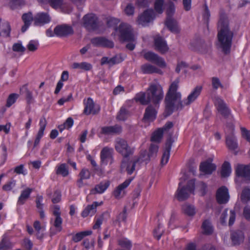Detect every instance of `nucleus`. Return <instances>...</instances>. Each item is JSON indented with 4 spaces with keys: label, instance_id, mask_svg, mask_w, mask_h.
<instances>
[{
    "label": "nucleus",
    "instance_id": "393cba45",
    "mask_svg": "<svg viewBox=\"0 0 250 250\" xmlns=\"http://www.w3.org/2000/svg\"><path fill=\"white\" fill-rule=\"evenodd\" d=\"M181 185V183H180L175 196L179 201H183L188 198L191 193L185 186L180 188Z\"/></svg>",
    "mask_w": 250,
    "mask_h": 250
},
{
    "label": "nucleus",
    "instance_id": "ea45409f",
    "mask_svg": "<svg viewBox=\"0 0 250 250\" xmlns=\"http://www.w3.org/2000/svg\"><path fill=\"white\" fill-rule=\"evenodd\" d=\"M184 212L188 216H193L195 214V209L194 206L186 204L182 206Z\"/></svg>",
    "mask_w": 250,
    "mask_h": 250
},
{
    "label": "nucleus",
    "instance_id": "473e14b6",
    "mask_svg": "<svg viewBox=\"0 0 250 250\" xmlns=\"http://www.w3.org/2000/svg\"><path fill=\"white\" fill-rule=\"evenodd\" d=\"M240 201L243 204H247L250 202V187H244L240 194Z\"/></svg>",
    "mask_w": 250,
    "mask_h": 250
},
{
    "label": "nucleus",
    "instance_id": "4d7b16f0",
    "mask_svg": "<svg viewBox=\"0 0 250 250\" xmlns=\"http://www.w3.org/2000/svg\"><path fill=\"white\" fill-rule=\"evenodd\" d=\"M62 220L61 216H57L55 218L54 226L59 231H61L62 229Z\"/></svg>",
    "mask_w": 250,
    "mask_h": 250
},
{
    "label": "nucleus",
    "instance_id": "a19ab883",
    "mask_svg": "<svg viewBox=\"0 0 250 250\" xmlns=\"http://www.w3.org/2000/svg\"><path fill=\"white\" fill-rule=\"evenodd\" d=\"M12 248V244L8 238L4 237L0 242V250H8Z\"/></svg>",
    "mask_w": 250,
    "mask_h": 250
},
{
    "label": "nucleus",
    "instance_id": "4be33fe9",
    "mask_svg": "<svg viewBox=\"0 0 250 250\" xmlns=\"http://www.w3.org/2000/svg\"><path fill=\"white\" fill-rule=\"evenodd\" d=\"M132 180V178L126 179L124 183L119 185L113 192V194L116 199L123 197L125 195L124 189L127 188Z\"/></svg>",
    "mask_w": 250,
    "mask_h": 250
},
{
    "label": "nucleus",
    "instance_id": "f704fd0d",
    "mask_svg": "<svg viewBox=\"0 0 250 250\" xmlns=\"http://www.w3.org/2000/svg\"><path fill=\"white\" fill-rule=\"evenodd\" d=\"M231 172L230 164L228 162H225L222 166L221 176L222 177H228Z\"/></svg>",
    "mask_w": 250,
    "mask_h": 250
},
{
    "label": "nucleus",
    "instance_id": "cd10ccee",
    "mask_svg": "<svg viewBox=\"0 0 250 250\" xmlns=\"http://www.w3.org/2000/svg\"><path fill=\"white\" fill-rule=\"evenodd\" d=\"M109 184L108 181L101 182L100 184L96 185L95 188L90 190V194H96L103 193L108 188Z\"/></svg>",
    "mask_w": 250,
    "mask_h": 250
},
{
    "label": "nucleus",
    "instance_id": "3c124183",
    "mask_svg": "<svg viewBox=\"0 0 250 250\" xmlns=\"http://www.w3.org/2000/svg\"><path fill=\"white\" fill-rule=\"evenodd\" d=\"M39 43L37 41L31 40L27 45L28 50L31 52L36 51L38 48Z\"/></svg>",
    "mask_w": 250,
    "mask_h": 250
},
{
    "label": "nucleus",
    "instance_id": "4468645a",
    "mask_svg": "<svg viewBox=\"0 0 250 250\" xmlns=\"http://www.w3.org/2000/svg\"><path fill=\"white\" fill-rule=\"evenodd\" d=\"M173 142L174 140L172 138V136L171 135H170L168 138L167 139L165 144V148L164 150L162 157L161 163L162 165H166L169 160L170 152Z\"/></svg>",
    "mask_w": 250,
    "mask_h": 250
},
{
    "label": "nucleus",
    "instance_id": "f257e3e1",
    "mask_svg": "<svg viewBox=\"0 0 250 250\" xmlns=\"http://www.w3.org/2000/svg\"><path fill=\"white\" fill-rule=\"evenodd\" d=\"M179 83L178 79L175 80L170 85L166 94L165 99V110L164 112L166 117L172 114L174 109L181 110L185 106L190 105L195 101L201 92L202 87L197 86L188 96L187 99L182 101L181 93L177 92Z\"/></svg>",
    "mask_w": 250,
    "mask_h": 250
},
{
    "label": "nucleus",
    "instance_id": "e2e57ef3",
    "mask_svg": "<svg viewBox=\"0 0 250 250\" xmlns=\"http://www.w3.org/2000/svg\"><path fill=\"white\" fill-rule=\"evenodd\" d=\"M22 88L24 89V91H25V96H26V99L27 100V103H30L31 102V101L33 99L32 93L27 88V87L26 85H24L22 86Z\"/></svg>",
    "mask_w": 250,
    "mask_h": 250
},
{
    "label": "nucleus",
    "instance_id": "58836bf2",
    "mask_svg": "<svg viewBox=\"0 0 250 250\" xmlns=\"http://www.w3.org/2000/svg\"><path fill=\"white\" fill-rule=\"evenodd\" d=\"M119 21L118 19L113 17H108L105 18V22L107 26L109 27H114L115 30L117 29L116 25L118 24Z\"/></svg>",
    "mask_w": 250,
    "mask_h": 250
},
{
    "label": "nucleus",
    "instance_id": "bb28decb",
    "mask_svg": "<svg viewBox=\"0 0 250 250\" xmlns=\"http://www.w3.org/2000/svg\"><path fill=\"white\" fill-rule=\"evenodd\" d=\"M165 24L167 28L172 33L177 34L179 33L180 31L177 21L172 18H167Z\"/></svg>",
    "mask_w": 250,
    "mask_h": 250
},
{
    "label": "nucleus",
    "instance_id": "a878e982",
    "mask_svg": "<svg viewBox=\"0 0 250 250\" xmlns=\"http://www.w3.org/2000/svg\"><path fill=\"white\" fill-rule=\"evenodd\" d=\"M157 111L152 105H148L145 110L143 120L145 121H152L156 118Z\"/></svg>",
    "mask_w": 250,
    "mask_h": 250
},
{
    "label": "nucleus",
    "instance_id": "f3484780",
    "mask_svg": "<svg viewBox=\"0 0 250 250\" xmlns=\"http://www.w3.org/2000/svg\"><path fill=\"white\" fill-rule=\"evenodd\" d=\"M227 126L230 129L231 133L230 135H227L226 137V145L229 149L233 150L238 147L236 139L233 134L234 126L232 125H229Z\"/></svg>",
    "mask_w": 250,
    "mask_h": 250
},
{
    "label": "nucleus",
    "instance_id": "13d9d810",
    "mask_svg": "<svg viewBox=\"0 0 250 250\" xmlns=\"http://www.w3.org/2000/svg\"><path fill=\"white\" fill-rule=\"evenodd\" d=\"M123 60L120 56L116 55L113 57L109 59V64L110 65H113L116 63L121 62Z\"/></svg>",
    "mask_w": 250,
    "mask_h": 250
},
{
    "label": "nucleus",
    "instance_id": "dca6fc26",
    "mask_svg": "<svg viewBox=\"0 0 250 250\" xmlns=\"http://www.w3.org/2000/svg\"><path fill=\"white\" fill-rule=\"evenodd\" d=\"M155 18V13L153 9H149L145 10L138 18V22L142 25L149 22Z\"/></svg>",
    "mask_w": 250,
    "mask_h": 250
},
{
    "label": "nucleus",
    "instance_id": "79ce46f5",
    "mask_svg": "<svg viewBox=\"0 0 250 250\" xmlns=\"http://www.w3.org/2000/svg\"><path fill=\"white\" fill-rule=\"evenodd\" d=\"M56 174L62 175L63 177L68 175V170L65 164H62L58 167L56 171Z\"/></svg>",
    "mask_w": 250,
    "mask_h": 250
},
{
    "label": "nucleus",
    "instance_id": "20e7f679",
    "mask_svg": "<svg viewBox=\"0 0 250 250\" xmlns=\"http://www.w3.org/2000/svg\"><path fill=\"white\" fill-rule=\"evenodd\" d=\"M120 41L134 42L135 37L131 26L126 23H121L118 27Z\"/></svg>",
    "mask_w": 250,
    "mask_h": 250
},
{
    "label": "nucleus",
    "instance_id": "c756f323",
    "mask_svg": "<svg viewBox=\"0 0 250 250\" xmlns=\"http://www.w3.org/2000/svg\"><path fill=\"white\" fill-rule=\"evenodd\" d=\"M103 204V202L98 203V202H94L92 205H88L85 209L82 212V216L83 217H87L89 214L92 212L93 213H95L96 210V208L101 205Z\"/></svg>",
    "mask_w": 250,
    "mask_h": 250
},
{
    "label": "nucleus",
    "instance_id": "6e6d98bb",
    "mask_svg": "<svg viewBox=\"0 0 250 250\" xmlns=\"http://www.w3.org/2000/svg\"><path fill=\"white\" fill-rule=\"evenodd\" d=\"M90 175V172L86 168H83L79 174V177L84 180L89 179Z\"/></svg>",
    "mask_w": 250,
    "mask_h": 250
},
{
    "label": "nucleus",
    "instance_id": "b1692460",
    "mask_svg": "<svg viewBox=\"0 0 250 250\" xmlns=\"http://www.w3.org/2000/svg\"><path fill=\"white\" fill-rule=\"evenodd\" d=\"M216 168V165L208 161L203 162L200 165V170L206 174H211Z\"/></svg>",
    "mask_w": 250,
    "mask_h": 250
},
{
    "label": "nucleus",
    "instance_id": "bf43d9fd",
    "mask_svg": "<svg viewBox=\"0 0 250 250\" xmlns=\"http://www.w3.org/2000/svg\"><path fill=\"white\" fill-rule=\"evenodd\" d=\"M12 49L14 51L21 53L24 52L26 50L25 48L20 43H14Z\"/></svg>",
    "mask_w": 250,
    "mask_h": 250
},
{
    "label": "nucleus",
    "instance_id": "0e129e2a",
    "mask_svg": "<svg viewBox=\"0 0 250 250\" xmlns=\"http://www.w3.org/2000/svg\"><path fill=\"white\" fill-rule=\"evenodd\" d=\"M137 163V162L134 160L133 162H129L128 164L126 170L128 174H131L135 170V167Z\"/></svg>",
    "mask_w": 250,
    "mask_h": 250
},
{
    "label": "nucleus",
    "instance_id": "603ef678",
    "mask_svg": "<svg viewBox=\"0 0 250 250\" xmlns=\"http://www.w3.org/2000/svg\"><path fill=\"white\" fill-rule=\"evenodd\" d=\"M211 83L213 89L216 90L219 87L224 88V86L222 84L219 79L217 77H212L211 78Z\"/></svg>",
    "mask_w": 250,
    "mask_h": 250
},
{
    "label": "nucleus",
    "instance_id": "5fc2aeb1",
    "mask_svg": "<svg viewBox=\"0 0 250 250\" xmlns=\"http://www.w3.org/2000/svg\"><path fill=\"white\" fill-rule=\"evenodd\" d=\"M118 244L122 247L130 249L132 246L131 242L126 239H123L118 241Z\"/></svg>",
    "mask_w": 250,
    "mask_h": 250
},
{
    "label": "nucleus",
    "instance_id": "09e8293b",
    "mask_svg": "<svg viewBox=\"0 0 250 250\" xmlns=\"http://www.w3.org/2000/svg\"><path fill=\"white\" fill-rule=\"evenodd\" d=\"M175 12V6L173 3L171 1H169L168 2V7L167 9V18H172V16L174 13Z\"/></svg>",
    "mask_w": 250,
    "mask_h": 250
},
{
    "label": "nucleus",
    "instance_id": "72a5a7b5",
    "mask_svg": "<svg viewBox=\"0 0 250 250\" xmlns=\"http://www.w3.org/2000/svg\"><path fill=\"white\" fill-rule=\"evenodd\" d=\"M69 74L67 71H64L62 72L61 80L57 83L56 89L55 90V93L57 94L59 93L62 87L63 86L62 82L66 81L68 79Z\"/></svg>",
    "mask_w": 250,
    "mask_h": 250
},
{
    "label": "nucleus",
    "instance_id": "7c9ffc66",
    "mask_svg": "<svg viewBox=\"0 0 250 250\" xmlns=\"http://www.w3.org/2000/svg\"><path fill=\"white\" fill-rule=\"evenodd\" d=\"M33 190V188H26L23 190L18 199V204L19 205H23L24 204L25 201L29 198L30 194Z\"/></svg>",
    "mask_w": 250,
    "mask_h": 250
},
{
    "label": "nucleus",
    "instance_id": "c03bdc74",
    "mask_svg": "<svg viewBox=\"0 0 250 250\" xmlns=\"http://www.w3.org/2000/svg\"><path fill=\"white\" fill-rule=\"evenodd\" d=\"M18 97L19 95L16 93H12L10 94L6 101V106L7 107H10L16 102Z\"/></svg>",
    "mask_w": 250,
    "mask_h": 250
},
{
    "label": "nucleus",
    "instance_id": "7ed1b4c3",
    "mask_svg": "<svg viewBox=\"0 0 250 250\" xmlns=\"http://www.w3.org/2000/svg\"><path fill=\"white\" fill-rule=\"evenodd\" d=\"M163 97L164 92L162 86L159 84L151 83L146 92L137 94L135 100L142 105H147L152 103L154 105H157L159 104Z\"/></svg>",
    "mask_w": 250,
    "mask_h": 250
},
{
    "label": "nucleus",
    "instance_id": "2f4dec72",
    "mask_svg": "<svg viewBox=\"0 0 250 250\" xmlns=\"http://www.w3.org/2000/svg\"><path fill=\"white\" fill-rule=\"evenodd\" d=\"M141 69L144 74H151L153 73H160L161 72V70L148 63H145L142 65L141 67Z\"/></svg>",
    "mask_w": 250,
    "mask_h": 250
},
{
    "label": "nucleus",
    "instance_id": "f8f14e48",
    "mask_svg": "<svg viewBox=\"0 0 250 250\" xmlns=\"http://www.w3.org/2000/svg\"><path fill=\"white\" fill-rule=\"evenodd\" d=\"M214 104L218 111L224 117H228L230 111L224 100L218 96L214 97Z\"/></svg>",
    "mask_w": 250,
    "mask_h": 250
},
{
    "label": "nucleus",
    "instance_id": "f03ea898",
    "mask_svg": "<svg viewBox=\"0 0 250 250\" xmlns=\"http://www.w3.org/2000/svg\"><path fill=\"white\" fill-rule=\"evenodd\" d=\"M219 15V20L217 23L219 47L225 54H228L230 51L233 33L229 28V21L225 10L221 8Z\"/></svg>",
    "mask_w": 250,
    "mask_h": 250
},
{
    "label": "nucleus",
    "instance_id": "49530a36",
    "mask_svg": "<svg viewBox=\"0 0 250 250\" xmlns=\"http://www.w3.org/2000/svg\"><path fill=\"white\" fill-rule=\"evenodd\" d=\"M63 0H48V4L53 9L61 8L63 4Z\"/></svg>",
    "mask_w": 250,
    "mask_h": 250
},
{
    "label": "nucleus",
    "instance_id": "6ab92c4d",
    "mask_svg": "<svg viewBox=\"0 0 250 250\" xmlns=\"http://www.w3.org/2000/svg\"><path fill=\"white\" fill-rule=\"evenodd\" d=\"M229 199L228 189L225 187L219 188L216 193V199L218 203L225 204Z\"/></svg>",
    "mask_w": 250,
    "mask_h": 250
},
{
    "label": "nucleus",
    "instance_id": "864d4df0",
    "mask_svg": "<svg viewBox=\"0 0 250 250\" xmlns=\"http://www.w3.org/2000/svg\"><path fill=\"white\" fill-rule=\"evenodd\" d=\"M158 146L154 144H151L149 149V155L150 158H154L157 155L158 150Z\"/></svg>",
    "mask_w": 250,
    "mask_h": 250
},
{
    "label": "nucleus",
    "instance_id": "0eeeda50",
    "mask_svg": "<svg viewBox=\"0 0 250 250\" xmlns=\"http://www.w3.org/2000/svg\"><path fill=\"white\" fill-rule=\"evenodd\" d=\"M190 46L191 49L205 53L210 48L211 44H207L203 40L200 38H197L190 42Z\"/></svg>",
    "mask_w": 250,
    "mask_h": 250
},
{
    "label": "nucleus",
    "instance_id": "de8ad7c7",
    "mask_svg": "<svg viewBox=\"0 0 250 250\" xmlns=\"http://www.w3.org/2000/svg\"><path fill=\"white\" fill-rule=\"evenodd\" d=\"M128 115L127 110L124 107L121 108L117 116V119L120 121H125Z\"/></svg>",
    "mask_w": 250,
    "mask_h": 250
},
{
    "label": "nucleus",
    "instance_id": "39448f33",
    "mask_svg": "<svg viewBox=\"0 0 250 250\" xmlns=\"http://www.w3.org/2000/svg\"><path fill=\"white\" fill-rule=\"evenodd\" d=\"M115 148L124 158H128L133 153V149L129 146L126 141L123 139L117 138L116 140Z\"/></svg>",
    "mask_w": 250,
    "mask_h": 250
},
{
    "label": "nucleus",
    "instance_id": "680f3d73",
    "mask_svg": "<svg viewBox=\"0 0 250 250\" xmlns=\"http://www.w3.org/2000/svg\"><path fill=\"white\" fill-rule=\"evenodd\" d=\"M16 185V181L12 179L11 181L7 182L6 184L2 186V189L5 191H9L11 190L12 188Z\"/></svg>",
    "mask_w": 250,
    "mask_h": 250
},
{
    "label": "nucleus",
    "instance_id": "c85d7f7f",
    "mask_svg": "<svg viewBox=\"0 0 250 250\" xmlns=\"http://www.w3.org/2000/svg\"><path fill=\"white\" fill-rule=\"evenodd\" d=\"M22 19L23 21L24 25L21 27V30L22 32H24L30 25L32 21L34 20V18L32 13L29 12L22 15Z\"/></svg>",
    "mask_w": 250,
    "mask_h": 250
},
{
    "label": "nucleus",
    "instance_id": "69168bd1",
    "mask_svg": "<svg viewBox=\"0 0 250 250\" xmlns=\"http://www.w3.org/2000/svg\"><path fill=\"white\" fill-rule=\"evenodd\" d=\"M185 187L190 193H193L195 189V180L192 179L188 181L187 186Z\"/></svg>",
    "mask_w": 250,
    "mask_h": 250
},
{
    "label": "nucleus",
    "instance_id": "4c0bfd02",
    "mask_svg": "<svg viewBox=\"0 0 250 250\" xmlns=\"http://www.w3.org/2000/svg\"><path fill=\"white\" fill-rule=\"evenodd\" d=\"M151 159L149 153L146 150L142 151L140 153V156L135 160L137 163H142L146 162L147 163Z\"/></svg>",
    "mask_w": 250,
    "mask_h": 250
},
{
    "label": "nucleus",
    "instance_id": "338daca9",
    "mask_svg": "<svg viewBox=\"0 0 250 250\" xmlns=\"http://www.w3.org/2000/svg\"><path fill=\"white\" fill-rule=\"evenodd\" d=\"M125 12L128 16L133 15L134 12V7L131 3L128 4L125 9Z\"/></svg>",
    "mask_w": 250,
    "mask_h": 250
},
{
    "label": "nucleus",
    "instance_id": "a18cd8bd",
    "mask_svg": "<svg viewBox=\"0 0 250 250\" xmlns=\"http://www.w3.org/2000/svg\"><path fill=\"white\" fill-rule=\"evenodd\" d=\"M164 4V0H156L154 3V9L159 14H162L163 12V6Z\"/></svg>",
    "mask_w": 250,
    "mask_h": 250
},
{
    "label": "nucleus",
    "instance_id": "8fccbe9b",
    "mask_svg": "<svg viewBox=\"0 0 250 250\" xmlns=\"http://www.w3.org/2000/svg\"><path fill=\"white\" fill-rule=\"evenodd\" d=\"M210 17V11L207 5L205 4V9L203 14V18L204 22L207 24V25L208 24Z\"/></svg>",
    "mask_w": 250,
    "mask_h": 250
},
{
    "label": "nucleus",
    "instance_id": "052dcab7",
    "mask_svg": "<svg viewBox=\"0 0 250 250\" xmlns=\"http://www.w3.org/2000/svg\"><path fill=\"white\" fill-rule=\"evenodd\" d=\"M61 192L59 190H56L53 195V197L52 199V202L54 204L58 203L61 201Z\"/></svg>",
    "mask_w": 250,
    "mask_h": 250
},
{
    "label": "nucleus",
    "instance_id": "1a4fd4ad",
    "mask_svg": "<svg viewBox=\"0 0 250 250\" xmlns=\"http://www.w3.org/2000/svg\"><path fill=\"white\" fill-rule=\"evenodd\" d=\"M90 42L93 45L96 47L112 48L114 46L113 41L104 37L93 38L91 39Z\"/></svg>",
    "mask_w": 250,
    "mask_h": 250
},
{
    "label": "nucleus",
    "instance_id": "2eb2a0df",
    "mask_svg": "<svg viewBox=\"0 0 250 250\" xmlns=\"http://www.w3.org/2000/svg\"><path fill=\"white\" fill-rule=\"evenodd\" d=\"M244 232L242 230L236 229L230 232V239L233 246H238L244 242Z\"/></svg>",
    "mask_w": 250,
    "mask_h": 250
},
{
    "label": "nucleus",
    "instance_id": "412c9836",
    "mask_svg": "<svg viewBox=\"0 0 250 250\" xmlns=\"http://www.w3.org/2000/svg\"><path fill=\"white\" fill-rule=\"evenodd\" d=\"M237 176L245 178L246 180H250V165L244 166L238 165L236 170Z\"/></svg>",
    "mask_w": 250,
    "mask_h": 250
},
{
    "label": "nucleus",
    "instance_id": "aec40b11",
    "mask_svg": "<svg viewBox=\"0 0 250 250\" xmlns=\"http://www.w3.org/2000/svg\"><path fill=\"white\" fill-rule=\"evenodd\" d=\"M51 18L47 13H39L34 18V24L42 26L50 22Z\"/></svg>",
    "mask_w": 250,
    "mask_h": 250
},
{
    "label": "nucleus",
    "instance_id": "e433bc0d",
    "mask_svg": "<svg viewBox=\"0 0 250 250\" xmlns=\"http://www.w3.org/2000/svg\"><path fill=\"white\" fill-rule=\"evenodd\" d=\"M203 233L206 235H210L213 232V228L210 222L208 220L203 222L202 226Z\"/></svg>",
    "mask_w": 250,
    "mask_h": 250
},
{
    "label": "nucleus",
    "instance_id": "423d86ee",
    "mask_svg": "<svg viewBox=\"0 0 250 250\" xmlns=\"http://www.w3.org/2000/svg\"><path fill=\"white\" fill-rule=\"evenodd\" d=\"M83 26L88 31L95 30L98 28V18L95 14L90 13L83 18Z\"/></svg>",
    "mask_w": 250,
    "mask_h": 250
},
{
    "label": "nucleus",
    "instance_id": "ddd939ff",
    "mask_svg": "<svg viewBox=\"0 0 250 250\" xmlns=\"http://www.w3.org/2000/svg\"><path fill=\"white\" fill-rule=\"evenodd\" d=\"M85 107L83 110V113L85 115L97 114L100 110L99 105H96L91 98H88L86 102L84 103Z\"/></svg>",
    "mask_w": 250,
    "mask_h": 250
},
{
    "label": "nucleus",
    "instance_id": "37998d69",
    "mask_svg": "<svg viewBox=\"0 0 250 250\" xmlns=\"http://www.w3.org/2000/svg\"><path fill=\"white\" fill-rule=\"evenodd\" d=\"M111 153L109 148L104 147L101 152V159L102 162H104L106 159L111 158Z\"/></svg>",
    "mask_w": 250,
    "mask_h": 250
},
{
    "label": "nucleus",
    "instance_id": "5701e85b",
    "mask_svg": "<svg viewBox=\"0 0 250 250\" xmlns=\"http://www.w3.org/2000/svg\"><path fill=\"white\" fill-rule=\"evenodd\" d=\"M121 126L116 125L113 126H104L101 128V133L104 135L117 134L121 133Z\"/></svg>",
    "mask_w": 250,
    "mask_h": 250
},
{
    "label": "nucleus",
    "instance_id": "a211bd4d",
    "mask_svg": "<svg viewBox=\"0 0 250 250\" xmlns=\"http://www.w3.org/2000/svg\"><path fill=\"white\" fill-rule=\"evenodd\" d=\"M154 45L155 49L162 54L167 52L169 49L166 41L161 37L155 38Z\"/></svg>",
    "mask_w": 250,
    "mask_h": 250
},
{
    "label": "nucleus",
    "instance_id": "c9c22d12",
    "mask_svg": "<svg viewBox=\"0 0 250 250\" xmlns=\"http://www.w3.org/2000/svg\"><path fill=\"white\" fill-rule=\"evenodd\" d=\"M163 135V130L161 128H158L154 131L151 137V141L156 143H160L162 139Z\"/></svg>",
    "mask_w": 250,
    "mask_h": 250
},
{
    "label": "nucleus",
    "instance_id": "9d476101",
    "mask_svg": "<svg viewBox=\"0 0 250 250\" xmlns=\"http://www.w3.org/2000/svg\"><path fill=\"white\" fill-rule=\"evenodd\" d=\"M144 58L147 61L156 64L161 67H165L166 63L165 60L153 52L148 51L144 55Z\"/></svg>",
    "mask_w": 250,
    "mask_h": 250
},
{
    "label": "nucleus",
    "instance_id": "6e6552de",
    "mask_svg": "<svg viewBox=\"0 0 250 250\" xmlns=\"http://www.w3.org/2000/svg\"><path fill=\"white\" fill-rule=\"evenodd\" d=\"M229 217V226H231L233 225L235 218L236 212L234 209L229 210L228 208H226L222 213L220 217V223L223 226L227 225L226 219Z\"/></svg>",
    "mask_w": 250,
    "mask_h": 250
},
{
    "label": "nucleus",
    "instance_id": "774afa93",
    "mask_svg": "<svg viewBox=\"0 0 250 250\" xmlns=\"http://www.w3.org/2000/svg\"><path fill=\"white\" fill-rule=\"evenodd\" d=\"M243 215L247 220L250 221V206H247L244 207L243 209Z\"/></svg>",
    "mask_w": 250,
    "mask_h": 250
},
{
    "label": "nucleus",
    "instance_id": "9b49d317",
    "mask_svg": "<svg viewBox=\"0 0 250 250\" xmlns=\"http://www.w3.org/2000/svg\"><path fill=\"white\" fill-rule=\"evenodd\" d=\"M72 27L68 25L63 24L57 25L54 29V33L58 37H64L73 34Z\"/></svg>",
    "mask_w": 250,
    "mask_h": 250
}]
</instances>
